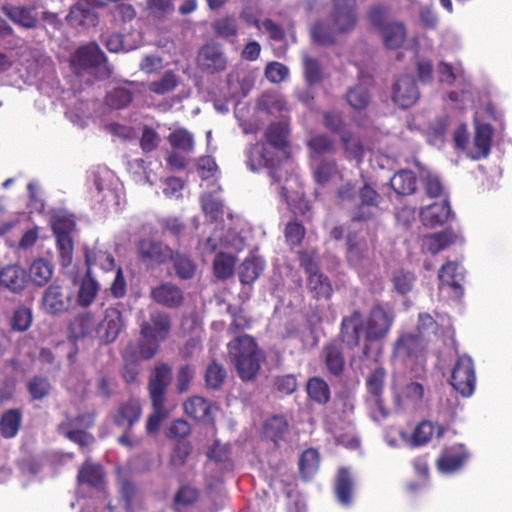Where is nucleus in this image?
Returning <instances> with one entry per match:
<instances>
[{
    "label": "nucleus",
    "instance_id": "1",
    "mask_svg": "<svg viewBox=\"0 0 512 512\" xmlns=\"http://www.w3.org/2000/svg\"><path fill=\"white\" fill-rule=\"evenodd\" d=\"M356 0H334L333 10L325 22L315 24L311 35L315 42L328 45L335 35L351 31L356 24Z\"/></svg>",
    "mask_w": 512,
    "mask_h": 512
},
{
    "label": "nucleus",
    "instance_id": "2",
    "mask_svg": "<svg viewBox=\"0 0 512 512\" xmlns=\"http://www.w3.org/2000/svg\"><path fill=\"white\" fill-rule=\"evenodd\" d=\"M386 371L382 366H377L366 378L365 385L367 395L365 403L372 419L381 422L389 415V411L383 400Z\"/></svg>",
    "mask_w": 512,
    "mask_h": 512
},
{
    "label": "nucleus",
    "instance_id": "3",
    "mask_svg": "<svg viewBox=\"0 0 512 512\" xmlns=\"http://www.w3.org/2000/svg\"><path fill=\"white\" fill-rule=\"evenodd\" d=\"M173 249L161 240L152 237L140 238L136 243V256L148 269L165 265L170 261Z\"/></svg>",
    "mask_w": 512,
    "mask_h": 512
},
{
    "label": "nucleus",
    "instance_id": "4",
    "mask_svg": "<svg viewBox=\"0 0 512 512\" xmlns=\"http://www.w3.org/2000/svg\"><path fill=\"white\" fill-rule=\"evenodd\" d=\"M395 320L394 311L382 304L374 305L366 318L364 337L368 342H378L386 338Z\"/></svg>",
    "mask_w": 512,
    "mask_h": 512
},
{
    "label": "nucleus",
    "instance_id": "5",
    "mask_svg": "<svg viewBox=\"0 0 512 512\" xmlns=\"http://www.w3.org/2000/svg\"><path fill=\"white\" fill-rule=\"evenodd\" d=\"M450 384L463 397H470L474 393L476 373L471 357L462 355L457 358L451 372Z\"/></svg>",
    "mask_w": 512,
    "mask_h": 512
},
{
    "label": "nucleus",
    "instance_id": "6",
    "mask_svg": "<svg viewBox=\"0 0 512 512\" xmlns=\"http://www.w3.org/2000/svg\"><path fill=\"white\" fill-rule=\"evenodd\" d=\"M71 299V291L56 279L45 289L41 304L46 313L55 316L68 311Z\"/></svg>",
    "mask_w": 512,
    "mask_h": 512
},
{
    "label": "nucleus",
    "instance_id": "7",
    "mask_svg": "<svg viewBox=\"0 0 512 512\" xmlns=\"http://www.w3.org/2000/svg\"><path fill=\"white\" fill-rule=\"evenodd\" d=\"M141 416L142 406L140 401L136 398H129L117 406L111 415V420L118 428L131 430L139 422Z\"/></svg>",
    "mask_w": 512,
    "mask_h": 512
},
{
    "label": "nucleus",
    "instance_id": "8",
    "mask_svg": "<svg viewBox=\"0 0 512 512\" xmlns=\"http://www.w3.org/2000/svg\"><path fill=\"white\" fill-rule=\"evenodd\" d=\"M97 0H78L70 8L66 17L68 23L76 28L95 27L98 24V15L95 11Z\"/></svg>",
    "mask_w": 512,
    "mask_h": 512
},
{
    "label": "nucleus",
    "instance_id": "9",
    "mask_svg": "<svg viewBox=\"0 0 512 512\" xmlns=\"http://www.w3.org/2000/svg\"><path fill=\"white\" fill-rule=\"evenodd\" d=\"M172 368L166 363H158L151 372L148 380L150 400H165L166 392L172 382Z\"/></svg>",
    "mask_w": 512,
    "mask_h": 512
},
{
    "label": "nucleus",
    "instance_id": "10",
    "mask_svg": "<svg viewBox=\"0 0 512 512\" xmlns=\"http://www.w3.org/2000/svg\"><path fill=\"white\" fill-rule=\"evenodd\" d=\"M365 322L359 310L344 316L340 326V339L346 347L353 349L360 343L361 333L364 332Z\"/></svg>",
    "mask_w": 512,
    "mask_h": 512
},
{
    "label": "nucleus",
    "instance_id": "11",
    "mask_svg": "<svg viewBox=\"0 0 512 512\" xmlns=\"http://www.w3.org/2000/svg\"><path fill=\"white\" fill-rule=\"evenodd\" d=\"M123 328V317L120 310L109 307L105 310L103 320L98 324L96 332L100 340L105 343L114 342Z\"/></svg>",
    "mask_w": 512,
    "mask_h": 512
},
{
    "label": "nucleus",
    "instance_id": "12",
    "mask_svg": "<svg viewBox=\"0 0 512 512\" xmlns=\"http://www.w3.org/2000/svg\"><path fill=\"white\" fill-rule=\"evenodd\" d=\"M419 98V91L414 78L401 76L397 79L392 89V99L400 108H409Z\"/></svg>",
    "mask_w": 512,
    "mask_h": 512
},
{
    "label": "nucleus",
    "instance_id": "13",
    "mask_svg": "<svg viewBox=\"0 0 512 512\" xmlns=\"http://www.w3.org/2000/svg\"><path fill=\"white\" fill-rule=\"evenodd\" d=\"M151 298L167 308H178L184 302V293L176 284L165 282L151 290Z\"/></svg>",
    "mask_w": 512,
    "mask_h": 512
},
{
    "label": "nucleus",
    "instance_id": "14",
    "mask_svg": "<svg viewBox=\"0 0 512 512\" xmlns=\"http://www.w3.org/2000/svg\"><path fill=\"white\" fill-rule=\"evenodd\" d=\"M202 70L214 73L224 69V54L222 46L218 43H207L204 45L198 56Z\"/></svg>",
    "mask_w": 512,
    "mask_h": 512
},
{
    "label": "nucleus",
    "instance_id": "15",
    "mask_svg": "<svg viewBox=\"0 0 512 512\" xmlns=\"http://www.w3.org/2000/svg\"><path fill=\"white\" fill-rule=\"evenodd\" d=\"M171 330V319L165 312H154L148 322L141 325V336L156 337L160 340L167 338Z\"/></svg>",
    "mask_w": 512,
    "mask_h": 512
},
{
    "label": "nucleus",
    "instance_id": "16",
    "mask_svg": "<svg viewBox=\"0 0 512 512\" xmlns=\"http://www.w3.org/2000/svg\"><path fill=\"white\" fill-rule=\"evenodd\" d=\"M422 223L430 228L445 224L452 216L447 200L436 202L423 208L420 213Z\"/></svg>",
    "mask_w": 512,
    "mask_h": 512
},
{
    "label": "nucleus",
    "instance_id": "17",
    "mask_svg": "<svg viewBox=\"0 0 512 512\" xmlns=\"http://www.w3.org/2000/svg\"><path fill=\"white\" fill-rule=\"evenodd\" d=\"M492 127L489 124H480L476 125L475 135L473 139L472 147L467 151L468 155L474 159L478 160L481 158H485L490 153L491 148V139H492Z\"/></svg>",
    "mask_w": 512,
    "mask_h": 512
},
{
    "label": "nucleus",
    "instance_id": "18",
    "mask_svg": "<svg viewBox=\"0 0 512 512\" xmlns=\"http://www.w3.org/2000/svg\"><path fill=\"white\" fill-rule=\"evenodd\" d=\"M1 10L6 17L19 27L25 29L37 27L38 19L32 7L6 4L2 6Z\"/></svg>",
    "mask_w": 512,
    "mask_h": 512
},
{
    "label": "nucleus",
    "instance_id": "19",
    "mask_svg": "<svg viewBox=\"0 0 512 512\" xmlns=\"http://www.w3.org/2000/svg\"><path fill=\"white\" fill-rule=\"evenodd\" d=\"M440 281V289L444 287H450L456 297L463 295V288L461 282L464 279L462 268L455 262L449 261L444 264L438 274Z\"/></svg>",
    "mask_w": 512,
    "mask_h": 512
},
{
    "label": "nucleus",
    "instance_id": "20",
    "mask_svg": "<svg viewBox=\"0 0 512 512\" xmlns=\"http://www.w3.org/2000/svg\"><path fill=\"white\" fill-rule=\"evenodd\" d=\"M26 271L16 265H6L0 269V284L13 293H20L26 287Z\"/></svg>",
    "mask_w": 512,
    "mask_h": 512
},
{
    "label": "nucleus",
    "instance_id": "21",
    "mask_svg": "<svg viewBox=\"0 0 512 512\" xmlns=\"http://www.w3.org/2000/svg\"><path fill=\"white\" fill-rule=\"evenodd\" d=\"M73 62L83 69L96 68L106 62V56L98 45L89 44L76 50Z\"/></svg>",
    "mask_w": 512,
    "mask_h": 512
},
{
    "label": "nucleus",
    "instance_id": "22",
    "mask_svg": "<svg viewBox=\"0 0 512 512\" xmlns=\"http://www.w3.org/2000/svg\"><path fill=\"white\" fill-rule=\"evenodd\" d=\"M467 452L462 444L444 450L438 460V468L443 473H452L460 469L467 459Z\"/></svg>",
    "mask_w": 512,
    "mask_h": 512
},
{
    "label": "nucleus",
    "instance_id": "23",
    "mask_svg": "<svg viewBox=\"0 0 512 512\" xmlns=\"http://www.w3.org/2000/svg\"><path fill=\"white\" fill-rule=\"evenodd\" d=\"M202 211L207 220L216 222L223 215V201L221 197V187L217 190L204 192L200 197Z\"/></svg>",
    "mask_w": 512,
    "mask_h": 512
},
{
    "label": "nucleus",
    "instance_id": "24",
    "mask_svg": "<svg viewBox=\"0 0 512 512\" xmlns=\"http://www.w3.org/2000/svg\"><path fill=\"white\" fill-rule=\"evenodd\" d=\"M458 236L451 230L425 235L421 238V248L425 252L437 254L457 241Z\"/></svg>",
    "mask_w": 512,
    "mask_h": 512
},
{
    "label": "nucleus",
    "instance_id": "25",
    "mask_svg": "<svg viewBox=\"0 0 512 512\" xmlns=\"http://www.w3.org/2000/svg\"><path fill=\"white\" fill-rule=\"evenodd\" d=\"M253 84V76L243 69L231 72L227 79L229 94L233 98L245 97Z\"/></svg>",
    "mask_w": 512,
    "mask_h": 512
},
{
    "label": "nucleus",
    "instance_id": "26",
    "mask_svg": "<svg viewBox=\"0 0 512 512\" xmlns=\"http://www.w3.org/2000/svg\"><path fill=\"white\" fill-rule=\"evenodd\" d=\"M23 413L19 408H11L0 416V435L4 439L15 438L22 426Z\"/></svg>",
    "mask_w": 512,
    "mask_h": 512
},
{
    "label": "nucleus",
    "instance_id": "27",
    "mask_svg": "<svg viewBox=\"0 0 512 512\" xmlns=\"http://www.w3.org/2000/svg\"><path fill=\"white\" fill-rule=\"evenodd\" d=\"M86 270L92 271L93 266H99L104 271H112L116 264L114 256L99 247L86 248L84 252Z\"/></svg>",
    "mask_w": 512,
    "mask_h": 512
},
{
    "label": "nucleus",
    "instance_id": "28",
    "mask_svg": "<svg viewBox=\"0 0 512 512\" xmlns=\"http://www.w3.org/2000/svg\"><path fill=\"white\" fill-rule=\"evenodd\" d=\"M99 290L100 285L93 278L92 271L86 270L85 275L81 279L77 294L78 305L83 308L89 307L94 302Z\"/></svg>",
    "mask_w": 512,
    "mask_h": 512
},
{
    "label": "nucleus",
    "instance_id": "29",
    "mask_svg": "<svg viewBox=\"0 0 512 512\" xmlns=\"http://www.w3.org/2000/svg\"><path fill=\"white\" fill-rule=\"evenodd\" d=\"M96 328V321L93 313H81L69 324L70 337L74 340L85 338L96 330Z\"/></svg>",
    "mask_w": 512,
    "mask_h": 512
},
{
    "label": "nucleus",
    "instance_id": "30",
    "mask_svg": "<svg viewBox=\"0 0 512 512\" xmlns=\"http://www.w3.org/2000/svg\"><path fill=\"white\" fill-rule=\"evenodd\" d=\"M307 289L316 299H330L333 294L329 278L320 271L307 276Z\"/></svg>",
    "mask_w": 512,
    "mask_h": 512
},
{
    "label": "nucleus",
    "instance_id": "31",
    "mask_svg": "<svg viewBox=\"0 0 512 512\" xmlns=\"http://www.w3.org/2000/svg\"><path fill=\"white\" fill-rule=\"evenodd\" d=\"M184 411L189 417L197 421H212L211 404L202 397L194 396L186 400L184 402Z\"/></svg>",
    "mask_w": 512,
    "mask_h": 512
},
{
    "label": "nucleus",
    "instance_id": "32",
    "mask_svg": "<svg viewBox=\"0 0 512 512\" xmlns=\"http://www.w3.org/2000/svg\"><path fill=\"white\" fill-rule=\"evenodd\" d=\"M169 262H172L175 274L179 279L189 280L195 276L197 264L189 255L173 250Z\"/></svg>",
    "mask_w": 512,
    "mask_h": 512
},
{
    "label": "nucleus",
    "instance_id": "33",
    "mask_svg": "<svg viewBox=\"0 0 512 512\" xmlns=\"http://www.w3.org/2000/svg\"><path fill=\"white\" fill-rule=\"evenodd\" d=\"M229 351L233 360L242 359V356L243 358L252 357V355L262 352L255 340L246 334L238 336L235 340L231 341L229 343Z\"/></svg>",
    "mask_w": 512,
    "mask_h": 512
},
{
    "label": "nucleus",
    "instance_id": "34",
    "mask_svg": "<svg viewBox=\"0 0 512 512\" xmlns=\"http://www.w3.org/2000/svg\"><path fill=\"white\" fill-rule=\"evenodd\" d=\"M265 262L259 257H249L238 268V277L242 284L254 283L264 270Z\"/></svg>",
    "mask_w": 512,
    "mask_h": 512
},
{
    "label": "nucleus",
    "instance_id": "35",
    "mask_svg": "<svg viewBox=\"0 0 512 512\" xmlns=\"http://www.w3.org/2000/svg\"><path fill=\"white\" fill-rule=\"evenodd\" d=\"M247 165L252 171L273 166V155L264 143H256L247 154Z\"/></svg>",
    "mask_w": 512,
    "mask_h": 512
},
{
    "label": "nucleus",
    "instance_id": "36",
    "mask_svg": "<svg viewBox=\"0 0 512 512\" xmlns=\"http://www.w3.org/2000/svg\"><path fill=\"white\" fill-rule=\"evenodd\" d=\"M264 359L263 352H260L252 355V357H242V359L234 360L240 378L244 381L252 380L259 372Z\"/></svg>",
    "mask_w": 512,
    "mask_h": 512
},
{
    "label": "nucleus",
    "instance_id": "37",
    "mask_svg": "<svg viewBox=\"0 0 512 512\" xmlns=\"http://www.w3.org/2000/svg\"><path fill=\"white\" fill-rule=\"evenodd\" d=\"M334 490L342 505H349L352 500L353 479L346 468H340L335 480Z\"/></svg>",
    "mask_w": 512,
    "mask_h": 512
},
{
    "label": "nucleus",
    "instance_id": "38",
    "mask_svg": "<svg viewBox=\"0 0 512 512\" xmlns=\"http://www.w3.org/2000/svg\"><path fill=\"white\" fill-rule=\"evenodd\" d=\"M313 177L318 184H326L340 175L337 164L333 159L310 162Z\"/></svg>",
    "mask_w": 512,
    "mask_h": 512
},
{
    "label": "nucleus",
    "instance_id": "39",
    "mask_svg": "<svg viewBox=\"0 0 512 512\" xmlns=\"http://www.w3.org/2000/svg\"><path fill=\"white\" fill-rule=\"evenodd\" d=\"M422 350V340L417 335L401 336L394 345L395 356L405 359L417 355Z\"/></svg>",
    "mask_w": 512,
    "mask_h": 512
},
{
    "label": "nucleus",
    "instance_id": "40",
    "mask_svg": "<svg viewBox=\"0 0 512 512\" xmlns=\"http://www.w3.org/2000/svg\"><path fill=\"white\" fill-rule=\"evenodd\" d=\"M310 162L324 160L325 154H332L335 151L334 141L326 135H316L308 142Z\"/></svg>",
    "mask_w": 512,
    "mask_h": 512
},
{
    "label": "nucleus",
    "instance_id": "41",
    "mask_svg": "<svg viewBox=\"0 0 512 512\" xmlns=\"http://www.w3.org/2000/svg\"><path fill=\"white\" fill-rule=\"evenodd\" d=\"M222 247V236L221 235H212L206 239L204 250L207 253L213 254L216 253L215 259L213 261V270L215 276L223 280L224 279V251L221 249L218 251V248Z\"/></svg>",
    "mask_w": 512,
    "mask_h": 512
},
{
    "label": "nucleus",
    "instance_id": "42",
    "mask_svg": "<svg viewBox=\"0 0 512 512\" xmlns=\"http://www.w3.org/2000/svg\"><path fill=\"white\" fill-rule=\"evenodd\" d=\"M30 278L39 287L46 285L53 276V264L43 258L34 260L30 266Z\"/></svg>",
    "mask_w": 512,
    "mask_h": 512
},
{
    "label": "nucleus",
    "instance_id": "43",
    "mask_svg": "<svg viewBox=\"0 0 512 512\" xmlns=\"http://www.w3.org/2000/svg\"><path fill=\"white\" fill-rule=\"evenodd\" d=\"M306 391L308 397L318 404L324 405L330 401V387L327 382L320 377L310 378L306 385Z\"/></svg>",
    "mask_w": 512,
    "mask_h": 512
},
{
    "label": "nucleus",
    "instance_id": "44",
    "mask_svg": "<svg viewBox=\"0 0 512 512\" xmlns=\"http://www.w3.org/2000/svg\"><path fill=\"white\" fill-rule=\"evenodd\" d=\"M103 468L98 464L86 461L78 471L77 480L80 484H87L92 487H100L103 483Z\"/></svg>",
    "mask_w": 512,
    "mask_h": 512
},
{
    "label": "nucleus",
    "instance_id": "45",
    "mask_svg": "<svg viewBox=\"0 0 512 512\" xmlns=\"http://www.w3.org/2000/svg\"><path fill=\"white\" fill-rule=\"evenodd\" d=\"M382 38L386 47L399 48L406 39V29L402 23L393 22L382 28Z\"/></svg>",
    "mask_w": 512,
    "mask_h": 512
},
{
    "label": "nucleus",
    "instance_id": "46",
    "mask_svg": "<svg viewBox=\"0 0 512 512\" xmlns=\"http://www.w3.org/2000/svg\"><path fill=\"white\" fill-rule=\"evenodd\" d=\"M134 93L127 87H115L107 92L105 103L108 107L115 110L127 108L133 101Z\"/></svg>",
    "mask_w": 512,
    "mask_h": 512
},
{
    "label": "nucleus",
    "instance_id": "47",
    "mask_svg": "<svg viewBox=\"0 0 512 512\" xmlns=\"http://www.w3.org/2000/svg\"><path fill=\"white\" fill-rule=\"evenodd\" d=\"M393 190L400 195L412 194L416 189V179L413 172L403 170L397 172L390 180Z\"/></svg>",
    "mask_w": 512,
    "mask_h": 512
},
{
    "label": "nucleus",
    "instance_id": "48",
    "mask_svg": "<svg viewBox=\"0 0 512 512\" xmlns=\"http://www.w3.org/2000/svg\"><path fill=\"white\" fill-rule=\"evenodd\" d=\"M443 432L444 429L441 426L435 425L430 421H423L415 428L412 436V443L415 446L426 444L431 440L434 434H436L437 437H441Z\"/></svg>",
    "mask_w": 512,
    "mask_h": 512
},
{
    "label": "nucleus",
    "instance_id": "49",
    "mask_svg": "<svg viewBox=\"0 0 512 512\" xmlns=\"http://www.w3.org/2000/svg\"><path fill=\"white\" fill-rule=\"evenodd\" d=\"M247 230V223L237 217L233 227L229 228L226 234V248L229 246L235 251H241L245 246V233Z\"/></svg>",
    "mask_w": 512,
    "mask_h": 512
},
{
    "label": "nucleus",
    "instance_id": "50",
    "mask_svg": "<svg viewBox=\"0 0 512 512\" xmlns=\"http://www.w3.org/2000/svg\"><path fill=\"white\" fill-rule=\"evenodd\" d=\"M323 357L327 369L333 375H339L344 369V357L340 348L335 344L325 346Z\"/></svg>",
    "mask_w": 512,
    "mask_h": 512
},
{
    "label": "nucleus",
    "instance_id": "51",
    "mask_svg": "<svg viewBox=\"0 0 512 512\" xmlns=\"http://www.w3.org/2000/svg\"><path fill=\"white\" fill-rule=\"evenodd\" d=\"M199 496L200 492L197 488L188 484L181 485L173 497V506L175 510L188 508L198 501Z\"/></svg>",
    "mask_w": 512,
    "mask_h": 512
},
{
    "label": "nucleus",
    "instance_id": "52",
    "mask_svg": "<svg viewBox=\"0 0 512 512\" xmlns=\"http://www.w3.org/2000/svg\"><path fill=\"white\" fill-rule=\"evenodd\" d=\"M153 412L148 416L146 431L149 434L157 433L161 423L168 418L169 412L165 408V400H151Z\"/></svg>",
    "mask_w": 512,
    "mask_h": 512
},
{
    "label": "nucleus",
    "instance_id": "53",
    "mask_svg": "<svg viewBox=\"0 0 512 512\" xmlns=\"http://www.w3.org/2000/svg\"><path fill=\"white\" fill-rule=\"evenodd\" d=\"M140 372V360L134 354L124 355L121 376L125 383L127 385L138 384Z\"/></svg>",
    "mask_w": 512,
    "mask_h": 512
},
{
    "label": "nucleus",
    "instance_id": "54",
    "mask_svg": "<svg viewBox=\"0 0 512 512\" xmlns=\"http://www.w3.org/2000/svg\"><path fill=\"white\" fill-rule=\"evenodd\" d=\"M27 390L32 400H42L51 392L52 386L45 376L35 375L27 382Z\"/></svg>",
    "mask_w": 512,
    "mask_h": 512
},
{
    "label": "nucleus",
    "instance_id": "55",
    "mask_svg": "<svg viewBox=\"0 0 512 512\" xmlns=\"http://www.w3.org/2000/svg\"><path fill=\"white\" fill-rule=\"evenodd\" d=\"M319 454L315 449L305 450L299 460V470L304 479H310L318 470Z\"/></svg>",
    "mask_w": 512,
    "mask_h": 512
},
{
    "label": "nucleus",
    "instance_id": "56",
    "mask_svg": "<svg viewBox=\"0 0 512 512\" xmlns=\"http://www.w3.org/2000/svg\"><path fill=\"white\" fill-rule=\"evenodd\" d=\"M369 249L366 241L356 240L349 237L347 240V259L348 261L357 266L362 260L368 257Z\"/></svg>",
    "mask_w": 512,
    "mask_h": 512
},
{
    "label": "nucleus",
    "instance_id": "57",
    "mask_svg": "<svg viewBox=\"0 0 512 512\" xmlns=\"http://www.w3.org/2000/svg\"><path fill=\"white\" fill-rule=\"evenodd\" d=\"M265 136L271 146L283 149L287 145L288 127L284 123H273L267 128Z\"/></svg>",
    "mask_w": 512,
    "mask_h": 512
},
{
    "label": "nucleus",
    "instance_id": "58",
    "mask_svg": "<svg viewBox=\"0 0 512 512\" xmlns=\"http://www.w3.org/2000/svg\"><path fill=\"white\" fill-rule=\"evenodd\" d=\"M170 145L177 150L183 152H191L194 146V139L192 134L186 129L180 128L174 130L168 136Z\"/></svg>",
    "mask_w": 512,
    "mask_h": 512
},
{
    "label": "nucleus",
    "instance_id": "59",
    "mask_svg": "<svg viewBox=\"0 0 512 512\" xmlns=\"http://www.w3.org/2000/svg\"><path fill=\"white\" fill-rule=\"evenodd\" d=\"M415 275L404 269H398L393 273L392 283L394 289L401 295L410 292L414 286Z\"/></svg>",
    "mask_w": 512,
    "mask_h": 512
},
{
    "label": "nucleus",
    "instance_id": "60",
    "mask_svg": "<svg viewBox=\"0 0 512 512\" xmlns=\"http://www.w3.org/2000/svg\"><path fill=\"white\" fill-rule=\"evenodd\" d=\"M177 85L178 78L176 74L173 71L168 70L159 80L151 82L149 89L153 93L163 95L175 89Z\"/></svg>",
    "mask_w": 512,
    "mask_h": 512
},
{
    "label": "nucleus",
    "instance_id": "61",
    "mask_svg": "<svg viewBox=\"0 0 512 512\" xmlns=\"http://www.w3.org/2000/svg\"><path fill=\"white\" fill-rule=\"evenodd\" d=\"M59 263L63 268L71 265L73 260L74 243L72 237H56Z\"/></svg>",
    "mask_w": 512,
    "mask_h": 512
},
{
    "label": "nucleus",
    "instance_id": "62",
    "mask_svg": "<svg viewBox=\"0 0 512 512\" xmlns=\"http://www.w3.org/2000/svg\"><path fill=\"white\" fill-rule=\"evenodd\" d=\"M33 321L32 310L28 307L21 306L14 311L11 327L14 331H27Z\"/></svg>",
    "mask_w": 512,
    "mask_h": 512
},
{
    "label": "nucleus",
    "instance_id": "63",
    "mask_svg": "<svg viewBox=\"0 0 512 512\" xmlns=\"http://www.w3.org/2000/svg\"><path fill=\"white\" fill-rule=\"evenodd\" d=\"M347 101L354 109L361 110L370 103V94L367 88L357 85L347 92Z\"/></svg>",
    "mask_w": 512,
    "mask_h": 512
},
{
    "label": "nucleus",
    "instance_id": "64",
    "mask_svg": "<svg viewBox=\"0 0 512 512\" xmlns=\"http://www.w3.org/2000/svg\"><path fill=\"white\" fill-rule=\"evenodd\" d=\"M341 140L344 144L347 158L361 161L364 154V148L359 139L348 132H344L341 135Z\"/></svg>",
    "mask_w": 512,
    "mask_h": 512
}]
</instances>
